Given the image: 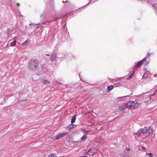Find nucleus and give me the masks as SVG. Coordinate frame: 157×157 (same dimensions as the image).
I'll list each match as a JSON object with an SVG mask.
<instances>
[{"label":"nucleus","instance_id":"obj_1","mask_svg":"<svg viewBox=\"0 0 157 157\" xmlns=\"http://www.w3.org/2000/svg\"><path fill=\"white\" fill-rule=\"evenodd\" d=\"M38 65V63L37 60L32 59L28 63V67L30 71H34L37 68Z\"/></svg>","mask_w":157,"mask_h":157},{"label":"nucleus","instance_id":"obj_2","mask_svg":"<svg viewBox=\"0 0 157 157\" xmlns=\"http://www.w3.org/2000/svg\"><path fill=\"white\" fill-rule=\"evenodd\" d=\"M138 105L136 102L134 101H130L128 102L126 105V107L131 109H134Z\"/></svg>","mask_w":157,"mask_h":157},{"label":"nucleus","instance_id":"obj_3","mask_svg":"<svg viewBox=\"0 0 157 157\" xmlns=\"http://www.w3.org/2000/svg\"><path fill=\"white\" fill-rule=\"evenodd\" d=\"M67 134L68 133L66 132L60 133L53 137V139L54 140H58L66 136Z\"/></svg>","mask_w":157,"mask_h":157},{"label":"nucleus","instance_id":"obj_4","mask_svg":"<svg viewBox=\"0 0 157 157\" xmlns=\"http://www.w3.org/2000/svg\"><path fill=\"white\" fill-rule=\"evenodd\" d=\"M146 60V58H144L142 60L139 62L137 63V64L135 66L133 67V69H136L138 68L141 65L143 64L144 62Z\"/></svg>","mask_w":157,"mask_h":157},{"label":"nucleus","instance_id":"obj_5","mask_svg":"<svg viewBox=\"0 0 157 157\" xmlns=\"http://www.w3.org/2000/svg\"><path fill=\"white\" fill-rule=\"evenodd\" d=\"M147 128L146 132H147V133L146 132V134L149 135L153 132V129L151 126L147 127Z\"/></svg>","mask_w":157,"mask_h":157},{"label":"nucleus","instance_id":"obj_6","mask_svg":"<svg viewBox=\"0 0 157 157\" xmlns=\"http://www.w3.org/2000/svg\"><path fill=\"white\" fill-rule=\"evenodd\" d=\"M147 128V127H144V128H142V129L139 130L138 132V133L139 134L142 133L143 134H146V133H147V132H146Z\"/></svg>","mask_w":157,"mask_h":157},{"label":"nucleus","instance_id":"obj_7","mask_svg":"<svg viewBox=\"0 0 157 157\" xmlns=\"http://www.w3.org/2000/svg\"><path fill=\"white\" fill-rule=\"evenodd\" d=\"M83 131L84 132V135L81 138V140L82 141H84L86 140L87 138V136L86 135L87 134V132H88V131H86L85 130H84Z\"/></svg>","mask_w":157,"mask_h":157},{"label":"nucleus","instance_id":"obj_8","mask_svg":"<svg viewBox=\"0 0 157 157\" xmlns=\"http://www.w3.org/2000/svg\"><path fill=\"white\" fill-rule=\"evenodd\" d=\"M126 108V106L125 104H122L121 105H119L118 107L119 110L121 111L124 110Z\"/></svg>","mask_w":157,"mask_h":157},{"label":"nucleus","instance_id":"obj_9","mask_svg":"<svg viewBox=\"0 0 157 157\" xmlns=\"http://www.w3.org/2000/svg\"><path fill=\"white\" fill-rule=\"evenodd\" d=\"M56 56L54 54H52L50 56V60L52 61H54L56 59Z\"/></svg>","mask_w":157,"mask_h":157},{"label":"nucleus","instance_id":"obj_10","mask_svg":"<svg viewBox=\"0 0 157 157\" xmlns=\"http://www.w3.org/2000/svg\"><path fill=\"white\" fill-rule=\"evenodd\" d=\"M76 126L74 124H71L69 126H68L67 127V128L69 129H72L73 128H75Z\"/></svg>","mask_w":157,"mask_h":157},{"label":"nucleus","instance_id":"obj_11","mask_svg":"<svg viewBox=\"0 0 157 157\" xmlns=\"http://www.w3.org/2000/svg\"><path fill=\"white\" fill-rule=\"evenodd\" d=\"M42 82L43 83L46 84H49L50 83V81L47 80H42Z\"/></svg>","mask_w":157,"mask_h":157},{"label":"nucleus","instance_id":"obj_12","mask_svg":"<svg viewBox=\"0 0 157 157\" xmlns=\"http://www.w3.org/2000/svg\"><path fill=\"white\" fill-rule=\"evenodd\" d=\"M114 86L113 85H109L107 87V90L110 91L113 89Z\"/></svg>","mask_w":157,"mask_h":157},{"label":"nucleus","instance_id":"obj_13","mask_svg":"<svg viewBox=\"0 0 157 157\" xmlns=\"http://www.w3.org/2000/svg\"><path fill=\"white\" fill-rule=\"evenodd\" d=\"M76 116V115H74L72 117L71 121V122L72 124H73L75 122V120Z\"/></svg>","mask_w":157,"mask_h":157},{"label":"nucleus","instance_id":"obj_14","mask_svg":"<svg viewBox=\"0 0 157 157\" xmlns=\"http://www.w3.org/2000/svg\"><path fill=\"white\" fill-rule=\"evenodd\" d=\"M16 40H14L13 42H12L11 44L10 45L11 46H14L16 44Z\"/></svg>","mask_w":157,"mask_h":157},{"label":"nucleus","instance_id":"obj_15","mask_svg":"<svg viewBox=\"0 0 157 157\" xmlns=\"http://www.w3.org/2000/svg\"><path fill=\"white\" fill-rule=\"evenodd\" d=\"M29 44V42L27 40H26L24 43H23L22 45H24L26 46Z\"/></svg>","mask_w":157,"mask_h":157},{"label":"nucleus","instance_id":"obj_16","mask_svg":"<svg viewBox=\"0 0 157 157\" xmlns=\"http://www.w3.org/2000/svg\"><path fill=\"white\" fill-rule=\"evenodd\" d=\"M134 71H133V73L132 74H131L128 77V79H130V78H132V77L133 74H134Z\"/></svg>","mask_w":157,"mask_h":157},{"label":"nucleus","instance_id":"obj_17","mask_svg":"<svg viewBox=\"0 0 157 157\" xmlns=\"http://www.w3.org/2000/svg\"><path fill=\"white\" fill-rule=\"evenodd\" d=\"M48 157H56V155L55 154H52L48 155Z\"/></svg>","mask_w":157,"mask_h":157},{"label":"nucleus","instance_id":"obj_18","mask_svg":"<svg viewBox=\"0 0 157 157\" xmlns=\"http://www.w3.org/2000/svg\"><path fill=\"white\" fill-rule=\"evenodd\" d=\"M153 6L154 7L155 9H157V4L155 3L153 5Z\"/></svg>","mask_w":157,"mask_h":157},{"label":"nucleus","instance_id":"obj_19","mask_svg":"<svg viewBox=\"0 0 157 157\" xmlns=\"http://www.w3.org/2000/svg\"><path fill=\"white\" fill-rule=\"evenodd\" d=\"M146 154L148 155L150 157H152L153 155L151 153H146Z\"/></svg>","mask_w":157,"mask_h":157},{"label":"nucleus","instance_id":"obj_20","mask_svg":"<svg viewBox=\"0 0 157 157\" xmlns=\"http://www.w3.org/2000/svg\"><path fill=\"white\" fill-rule=\"evenodd\" d=\"M130 96H131V95H127V96H124L120 97L119 98H126V97H129Z\"/></svg>","mask_w":157,"mask_h":157},{"label":"nucleus","instance_id":"obj_21","mask_svg":"<svg viewBox=\"0 0 157 157\" xmlns=\"http://www.w3.org/2000/svg\"><path fill=\"white\" fill-rule=\"evenodd\" d=\"M115 85L116 87L118 86H120V84L117 83H116L115 84Z\"/></svg>","mask_w":157,"mask_h":157},{"label":"nucleus","instance_id":"obj_22","mask_svg":"<svg viewBox=\"0 0 157 157\" xmlns=\"http://www.w3.org/2000/svg\"><path fill=\"white\" fill-rule=\"evenodd\" d=\"M151 54L150 53H147V57L148 56H150L151 55Z\"/></svg>","mask_w":157,"mask_h":157},{"label":"nucleus","instance_id":"obj_23","mask_svg":"<svg viewBox=\"0 0 157 157\" xmlns=\"http://www.w3.org/2000/svg\"><path fill=\"white\" fill-rule=\"evenodd\" d=\"M91 151V149H89V151L87 152L86 154H89V155H90V154H89V152H90Z\"/></svg>","mask_w":157,"mask_h":157},{"label":"nucleus","instance_id":"obj_24","mask_svg":"<svg viewBox=\"0 0 157 157\" xmlns=\"http://www.w3.org/2000/svg\"><path fill=\"white\" fill-rule=\"evenodd\" d=\"M142 149L143 150H146V148L144 147H142Z\"/></svg>","mask_w":157,"mask_h":157},{"label":"nucleus","instance_id":"obj_25","mask_svg":"<svg viewBox=\"0 0 157 157\" xmlns=\"http://www.w3.org/2000/svg\"><path fill=\"white\" fill-rule=\"evenodd\" d=\"M92 152L93 153L92 154H91V156H93L95 154V152Z\"/></svg>","mask_w":157,"mask_h":157},{"label":"nucleus","instance_id":"obj_26","mask_svg":"<svg viewBox=\"0 0 157 157\" xmlns=\"http://www.w3.org/2000/svg\"><path fill=\"white\" fill-rule=\"evenodd\" d=\"M154 94H157V90H155V92Z\"/></svg>","mask_w":157,"mask_h":157},{"label":"nucleus","instance_id":"obj_27","mask_svg":"<svg viewBox=\"0 0 157 157\" xmlns=\"http://www.w3.org/2000/svg\"><path fill=\"white\" fill-rule=\"evenodd\" d=\"M35 24L33 23H32L31 24H29L30 25H34Z\"/></svg>","mask_w":157,"mask_h":157},{"label":"nucleus","instance_id":"obj_28","mask_svg":"<svg viewBox=\"0 0 157 157\" xmlns=\"http://www.w3.org/2000/svg\"><path fill=\"white\" fill-rule=\"evenodd\" d=\"M17 6H20V4L19 3H17Z\"/></svg>","mask_w":157,"mask_h":157},{"label":"nucleus","instance_id":"obj_29","mask_svg":"<svg viewBox=\"0 0 157 157\" xmlns=\"http://www.w3.org/2000/svg\"><path fill=\"white\" fill-rule=\"evenodd\" d=\"M46 56H49V54H46Z\"/></svg>","mask_w":157,"mask_h":157},{"label":"nucleus","instance_id":"obj_30","mask_svg":"<svg viewBox=\"0 0 157 157\" xmlns=\"http://www.w3.org/2000/svg\"><path fill=\"white\" fill-rule=\"evenodd\" d=\"M125 157H129L128 156H125Z\"/></svg>","mask_w":157,"mask_h":157},{"label":"nucleus","instance_id":"obj_31","mask_svg":"<svg viewBox=\"0 0 157 157\" xmlns=\"http://www.w3.org/2000/svg\"><path fill=\"white\" fill-rule=\"evenodd\" d=\"M65 2H68V1H66Z\"/></svg>","mask_w":157,"mask_h":157},{"label":"nucleus","instance_id":"obj_32","mask_svg":"<svg viewBox=\"0 0 157 157\" xmlns=\"http://www.w3.org/2000/svg\"><path fill=\"white\" fill-rule=\"evenodd\" d=\"M130 150V149H128V151H129Z\"/></svg>","mask_w":157,"mask_h":157},{"label":"nucleus","instance_id":"obj_33","mask_svg":"<svg viewBox=\"0 0 157 157\" xmlns=\"http://www.w3.org/2000/svg\"><path fill=\"white\" fill-rule=\"evenodd\" d=\"M63 3H65V2H64V1H63Z\"/></svg>","mask_w":157,"mask_h":157}]
</instances>
